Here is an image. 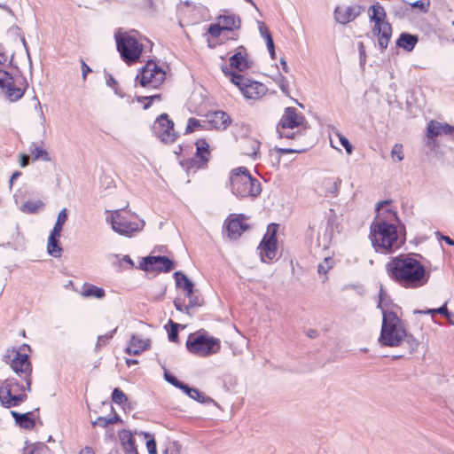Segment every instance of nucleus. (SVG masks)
I'll use <instances>...</instances> for the list:
<instances>
[{
  "label": "nucleus",
  "instance_id": "f257e3e1",
  "mask_svg": "<svg viewBox=\"0 0 454 454\" xmlns=\"http://www.w3.org/2000/svg\"><path fill=\"white\" fill-rule=\"evenodd\" d=\"M391 200H383L377 204V215L371 224L370 237L377 252L392 253L404 243V238L398 235L397 225L401 222L395 211L386 208Z\"/></svg>",
  "mask_w": 454,
  "mask_h": 454
},
{
  "label": "nucleus",
  "instance_id": "f03ea898",
  "mask_svg": "<svg viewBox=\"0 0 454 454\" xmlns=\"http://www.w3.org/2000/svg\"><path fill=\"white\" fill-rule=\"evenodd\" d=\"M386 271L392 281L407 289L422 287L430 278L425 266L408 254L391 257L386 264Z\"/></svg>",
  "mask_w": 454,
  "mask_h": 454
},
{
  "label": "nucleus",
  "instance_id": "7ed1b4c3",
  "mask_svg": "<svg viewBox=\"0 0 454 454\" xmlns=\"http://www.w3.org/2000/svg\"><path fill=\"white\" fill-rule=\"evenodd\" d=\"M384 294L382 289L380 294V301L378 308L382 311V325L379 343L383 347H399L403 341H406L411 351L415 350L419 345L412 335L408 334L402 320L393 311L386 310L382 307Z\"/></svg>",
  "mask_w": 454,
  "mask_h": 454
},
{
  "label": "nucleus",
  "instance_id": "20e7f679",
  "mask_svg": "<svg viewBox=\"0 0 454 454\" xmlns=\"http://www.w3.org/2000/svg\"><path fill=\"white\" fill-rule=\"evenodd\" d=\"M230 182L234 195L240 198L257 197L261 192V184L253 177L247 168L239 167L231 172Z\"/></svg>",
  "mask_w": 454,
  "mask_h": 454
},
{
  "label": "nucleus",
  "instance_id": "39448f33",
  "mask_svg": "<svg viewBox=\"0 0 454 454\" xmlns=\"http://www.w3.org/2000/svg\"><path fill=\"white\" fill-rule=\"evenodd\" d=\"M308 126L304 116L299 114L294 107L285 108L276 130L279 137L294 139L304 135Z\"/></svg>",
  "mask_w": 454,
  "mask_h": 454
},
{
  "label": "nucleus",
  "instance_id": "423d86ee",
  "mask_svg": "<svg viewBox=\"0 0 454 454\" xmlns=\"http://www.w3.org/2000/svg\"><path fill=\"white\" fill-rule=\"evenodd\" d=\"M137 35L135 30L126 32L121 28L114 33L117 51L121 59L129 65L136 62L143 51V45L138 42Z\"/></svg>",
  "mask_w": 454,
  "mask_h": 454
},
{
  "label": "nucleus",
  "instance_id": "0eeeda50",
  "mask_svg": "<svg viewBox=\"0 0 454 454\" xmlns=\"http://www.w3.org/2000/svg\"><path fill=\"white\" fill-rule=\"evenodd\" d=\"M222 71L239 88L246 99L258 100L268 91L267 87L263 83L231 71L227 67H223Z\"/></svg>",
  "mask_w": 454,
  "mask_h": 454
},
{
  "label": "nucleus",
  "instance_id": "6e6552de",
  "mask_svg": "<svg viewBox=\"0 0 454 454\" xmlns=\"http://www.w3.org/2000/svg\"><path fill=\"white\" fill-rule=\"evenodd\" d=\"M221 344L217 338L208 336L206 333L189 335L186 348L192 354L199 356H208L220 350Z\"/></svg>",
  "mask_w": 454,
  "mask_h": 454
},
{
  "label": "nucleus",
  "instance_id": "1a4fd4ad",
  "mask_svg": "<svg viewBox=\"0 0 454 454\" xmlns=\"http://www.w3.org/2000/svg\"><path fill=\"white\" fill-rule=\"evenodd\" d=\"M369 13L371 20L375 23L372 32L378 36L380 49L385 50L387 47L392 35V27L390 24L384 21L386 18L385 10L378 4L370 7Z\"/></svg>",
  "mask_w": 454,
  "mask_h": 454
},
{
  "label": "nucleus",
  "instance_id": "9d476101",
  "mask_svg": "<svg viewBox=\"0 0 454 454\" xmlns=\"http://www.w3.org/2000/svg\"><path fill=\"white\" fill-rule=\"evenodd\" d=\"M25 349H30L28 345L23 344L19 349L12 348L8 349L4 356V360L20 377L32 374V364Z\"/></svg>",
  "mask_w": 454,
  "mask_h": 454
},
{
  "label": "nucleus",
  "instance_id": "9b49d317",
  "mask_svg": "<svg viewBox=\"0 0 454 454\" xmlns=\"http://www.w3.org/2000/svg\"><path fill=\"white\" fill-rule=\"evenodd\" d=\"M165 78V72L153 61H148L137 74L136 81L144 88L157 89Z\"/></svg>",
  "mask_w": 454,
  "mask_h": 454
},
{
  "label": "nucleus",
  "instance_id": "f8f14e48",
  "mask_svg": "<svg viewBox=\"0 0 454 454\" xmlns=\"http://www.w3.org/2000/svg\"><path fill=\"white\" fill-rule=\"evenodd\" d=\"M277 231L278 224L271 223L268 226V231L262 240L259 244L257 250L259 251L261 260L263 262L271 261L277 254Z\"/></svg>",
  "mask_w": 454,
  "mask_h": 454
},
{
  "label": "nucleus",
  "instance_id": "ddd939ff",
  "mask_svg": "<svg viewBox=\"0 0 454 454\" xmlns=\"http://www.w3.org/2000/svg\"><path fill=\"white\" fill-rule=\"evenodd\" d=\"M153 128L156 136L166 144L175 142L177 137L174 130V122L168 119L167 114H161L155 121Z\"/></svg>",
  "mask_w": 454,
  "mask_h": 454
},
{
  "label": "nucleus",
  "instance_id": "4468645a",
  "mask_svg": "<svg viewBox=\"0 0 454 454\" xmlns=\"http://www.w3.org/2000/svg\"><path fill=\"white\" fill-rule=\"evenodd\" d=\"M107 221L111 223L112 229L120 235L130 237L134 232L140 230L139 224L129 221L121 215V210L113 212L111 218Z\"/></svg>",
  "mask_w": 454,
  "mask_h": 454
},
{
  "label": "nucleus",
  "instance_id": "2eb2a0df",
  "mask_svg": "<svg viewBox=\"0 0 454 454\" xmlns=\"http://www.w3.org/2000/svg\"><path fill=\"white\" fill-rule=\"evenodd\" d=\"M174 264L168 257L163 255L146 256L143 258L139 265V269L143 270H158L162 272H169Z\"/></svg>",
  "mask_w": 454,
  "mask_h": 454
},
{
  "label": "nucleus",
  "instance_id": "dca6fc26",
  "mask_svg": "<svg viewBox=\"0 0 454 454\" xmlns=\"http://www.w3.org/2000/svg\"><path fill=\"white\" fill-rule=\"evenodd\" d=\"M244 219L243 215L230 216L226 219L225 228L230 239H238L244 231L249 229V225L244 223Z\"/></svg>",
  "mask_w": 454,
  "mask_h": 454
},
{
  "label": "nucleus",
  "instance_id": "f3484780",
  "mask_svg": "<svg viewBox=\"0 0 454 454\" xmlns=\"http://www.w3.org/2000/svg\"><path fill=\"white\" fill-rule=\"evenodd\" d=\"M27 398L26 394H15L11 386L2 385L0 387V402L5 408L16 407Z\"/></svg>",
  "mask_w": 454,
  "mask_h": 454
},
{
  "label": "nucleus",
  "instance_id": "a211bd4d",
  "mask_svg": "<svg viewBox=\"0 0 454 454\" xmlns=\"http://www.w3.org/2000/svg\"><path fill=\"white\" fill-rule=\"evenodd\" d=\"M362 12L360 5H352L348 7L337 6L334 10V19L336 22L345 25L354 20Z\"/></svg>",
  "mask_w": 454,
  "mask_h": 454
},
{
  "label": "nucleus",
  "instance_id": "6ab92c4d",
  "mask_svg": "<svg viewBox=\"0 0 454 454\" xmlns=\"http://www.w3.org/2000/svg\"><path fill=\"white\" fill-rule=\"evenodd\" d=\"M207 122L211 128L218 130H224L231 124V120L227 113L223 111H215L207 114Z\"/></svg>",
  "mask_w": 454,
  "mask_h": 454
},
{
  "label": "nucleus",
  "instance_id": "aec40b11",
  "mask_svg": "<svg viewBox=\"0 0 454 454\" xmlns=\"http://www.w3.org/2000/svg\"><path fill=\"white\" fill-rule=\"evenodd\" d=\"M247 55V49L242 45L239 46L237 49V52L230 58V67H227L230 68L231 71H232L231 68H235L239 72L248 69L251 65L248 63Z\"/></svg>",
  "mask_w": 454,
  "mask_h": 454
},
{
  "label": "nucleus",
  "instance_id": "412c9836",
  "mask_svg": "<svg viewBox=\"0 0 454 454\" xmlns=\"http://www.w3.org/2000/svg\"><path fill=\"white\" fill-rule=\"evenodd\" d=\"M150 346V340L141 339L137 335H132L129 344L125 349V353L129 356H137Z\"/></svg>",
  "mask_w": 454,
  "mask_h": 454
},
{
  "label": "nucleus",
  "instance_id": "4be33fe9",
  "mask_svg": "<svg viewBox=\"0 0 454 454\" xmlns=\"http://www.w3.org/2000/svg\"><path fill=\"white\" fill-rule=\"evenodd\" d=\"M119 438L125 454H138L135 439L129 430H121L119 433Z\"/></svg>",
  "mask_w": 454,
  "mask_h": 454
},
{
  "label": "nucleus",
  "instance_id": "5701e85b",
  "mask_svg": "<svg viewBox=\"0 0 454 454\" xmlns=\"http://www.w3.org/2000/svg\"><path fill=\"white\" fill-rule=\"evenodd\" d=\"M196 154L195 160L199 163V167L205 165L209 159L210 151L209 145L206 139H198L196 142Z\"/></svg>",
  "mask_w": 454,
  "mask_h": 454
},
{
  "label": "nucleus",
  "instance_id": "b1692460",
  "mask_svg": "<svg viewBox=\"0 0 454 454\" xmlns=\"http://www.w3.org/2000/svg\"><path fill=\"white\" fill-rule=\"evenodd\" d=\"M12 416L14 418L15 422L22 428L32 429L35 427V420L33 419V412L19 413L18 411H12Z\"/></svg>",
  "mask_w": 454,
  "mask_h": 454
},
{
  "label": "nucleus",
  "instance_id": "393cba45",
  "mask_svg": "<svg viewBox=\"0 0 454 454\" xmlns=\"http://www.w3.org/2000/svg\"><path fill=\"white\" fill-rule=\"evenodd\" d=\"M219 23L223 30L232 31L240 27V19L236 15H223L219 18Z\"/></svg>",
  "mask_w": 454,
  "mask_h": 454
},
{
  "label": "nucleus",
  "instance_id": "a878e982",
  "mask_svg": "<svg viewBox=\"0 0 454 454\" xmlns=\"http://www.w3.org/2000/svg\"><path fill=\"white\" fill-rule=\"evenodd\" d=\"M418 36L409 33H402L396 42V44L407 51H411L418 43Z\"/></svg>",
  "mask_w": 454,
  "mask_h": 454
},
{
  "label": "nucleus",
  "instance_id": "bb28decb",
  "mask_svg": "<svg viewBox=\"0 0 454 454\" xmlns=\"http://www.w3.org/2000/svg\"><path fill=\"white\" fill-rule=\"evenodd\" d=\"M59 235L50 233L47 243V252L50 255L59 258L61 256L62 247L59 242Z\"/></svg>",
  "mask_w": 454,
  "mask_h": 454
},
{
  "label": "nucleus",
  "instance_id": "cd10ccee",
  "mask_svg": "<svg viewBox=\"0 0 454 454\" xmlns=\"http://www.w3.org/2000/svg\"><path fill=\"white\" fill-rule=\"evenodd\" d=\"M261 143L251 137H247L244 140L243 143V153L252 157L255 160L258 156V151L260 149Z\"/></svg>",
  "mask_w": 454,
  "mask_h": 454
},
{
  "label": "nucleus",
  "instance_id": "c85d7f7f",
  "mask_svg": "<svg viewBox=\"0 0 454 454\" xmlns=\"http://www.w3.org/2000/svg\"><path fill=\"white\" fill-rule=\"evenodd\" d=\"M174 277L176 279V286L178 287H182L185 291L189 292H191L192 287H194L193 283L187 278L186 275H184L181 271H176L174 273Z\"/></svg>",
  "mask_w": 454,
  "mask_h": 454
},
{
  "label": "nucleus",
  "instance_id": "c756f323",
  "mask_svg": "<svg viewBox=\"0 0 454 454\" xmlns=\"http://www.w3.org/2000/svg\"><path fill=\"white\" fill-rule=\"evenodd\" d=\"M67 220V208H63L57 217V221L54 224V227L51 233L54 235H61L63 225L65 224L66 221Z\"/></svg>",
  "mask_w": 454,
  "mask_h": 454
},
{
  "label": "nucleus",
  "instance_id": "7c9ffc66",
  "mask_svg": "<svg viewBox=\"0 0 454 454\" xmlns=\"http://www.w3.org/2000/svg\"><path fill=\"white\" fill-rule=\"evenodd\" d=\"M442 122L434 120L430 121L427 127V138H435L436 137L442 135Z\"/></svg>",
  "mask_w": 454,
  "mask_h": 454
},
{
  "label": "nucleus",
  "instance_id": "2f4dec72",
  "mask_svg": "<svg viewBox=\"0 0 454 454\" xmlns=\"http://www.w3.org/2000/svg\"><path fill=\"white\" fill-rule=\"evenodd\" d=\"M82 295L85 297H94L97 299H102L105 296V291L101 287H98L94 285H89L83 290Z\"/></svg>",
  "mask_w": 454,
  "mask_h": 454
},
{
  "label": "nucleus",
  "instance_id": "473e14b6",
  "mask_svg": "<svg viewBox=\"0 0 454 454\" xmlns=\"http://www.w3.org/2000/svg\"><path fill=\"white\" fill-rule=\"evenodd\" d=\"M5 89L7 90L6 95L11 101H17L24 95V91L20 88L15 87L14 83H11Z\"/></svg>",
  "mask_w": 454,
  "mask_h": 454
},
{
  "label": "nucleus",
  "instance_id": "72a5a7b5",
  "mask_svg": "<svg viewBox=\"0 0 454 454\" xmlns=\"http://www.w3.org/2000/svg\"><path fill=\"white\" fill-rule=\"evenodd\" d=\"M417 313L431 314V315L441 314V315H443L445 317H454V314L448 310L446 303L438 309H429L427 310H418Z\"/></svg>",
  "mask_w": 454,
  "mask_h": 454
},
{
  "label": "nucleus",
  "instance_id": "f704fd0d",
  "mask_svg": "<svg viewBox=\"0 0 454 454\" xmlns=\"http://www.w3.org/2000/svg\"><path fill=\"white\" fill-rule=\"evenodd\" d=\"M30 153L33 155L34 160H43L44 161H50L51 158L48 153L43 147L31 146Z\"/></svg>",
  "mask_w": 454,
  "mask_h": 454
},
{
  "label": "nucleus",
  "instance_id": "c9c22d12",
  "mask_svg": "<svg viewBox=\"0 0 454 454\" xmlns=\"http://www.w3.org/2000/svg\"><path fill=\"white\" fill-rule=\"evenodd\" d=\"M206 121H201L200 120L195 118H190L187 121V126L185 129V134H189L193 132L196 129H205L206 128Z\"/></svg>",
  "mask_w": 454,
  "mask_h": 454
},
{
  "label": "nucleus",
  "instance_id": "e433bc0d",
  "mask_svg": "<svg viewBox=\"0 0 454 454\" xmlns=\"http://www.w3.org/2000/svg\"><path fill=\"white\" fill-rule=\"evenodd\" d=\"M192 399H194L198 401L200 403L204 404H209L213 403L217 406V403L214 399H212L210 396L206 395L204 393L200 392L199 389H197V393H193Z\"/></svg>",
  "mask_w": 454,
  "mask_h": 454
},
{
  "label": "nucleus",
  "instance_id": "4c0bfd02",
  "mask_svg": "<svg viewBox=\"0 0 454 454\" xmlns=\"http://www.w3.org/2000/svg\"><path fill=\"white\" fill-rule=\"evenodd\" d=\"M11 83H14L13 77L7 71L0 69V88L5 89Z\"/></svg>",
  "mask_w": 454,
  "mask_h": 454
},
{
  "label": "nucleus",
  "instance_id": "58836bf2",
  "mask_svg": "<svg viewBox=\"0 0 454 454\" xmlns=\"http://www.w3.org/2000/svg\"><path fill=\"white\" fill-rule=\"evenodd\" d=\"M202 304H203V299L200 296L195 294L192 298H191L189 300V303L186 304V307H184L185 313L190 315L192 309L196 308V307H200V306H202Z\"/></svg>",
  "mask_w": 454,
  "mask_h": 454
},
{
  "label": "nucleus",
  "instance_id": "ea45409f",
  "mask_svg": "<svg viewBox=\"0 0 454 454\" xmlns=\"http://www.w3.org/2000/svg\"><path fill=\"white\" fill-rule=\"evenodd\" d=\"M117 328L114 329L113 331H110L106 333L105 335H99L98 337V341L96 343L95 348L96 350H98L101 347L106 344V341L111 340L114 333H116Z\"/></svg>",
  "mask_w": 454,
  "mask_h": 454
},
{
  "label": "nucleus",
  "instance_id": "a19ab883",
  "mask_svg": "<svg viewBox=\"0 0 454 454\" xmlns=\"http://www.w3.org/2000/svg\"><path fill=\"white\" fill-rule=\"evenodd\" d=\"M112 400L114 403H115L117 404H123L124 403H126L128 401V398L122 390L116 387L114 389V391L112 393Z\"/></svg>",
  "mask_w": 454,
  "mask_h": 454
},
{
  "label": "nucleus",
  "instance_id": "79ce46f5",
  "mask_svg": "<svg viewBox=\"0 0 454 454\" xmlns=\"http://www.w3.org/2000/svg\"><path fill=\"white\" fill-rule=\"evenodd\" d=\"M168 325H170V329L168 331V340L172 342H176L178 340V328L180 325L173 322L171 319H169Z\"/></svg>",
  "mask_w": 454,
  "mask_h": 454
},
{
  "label": "nucleus",
  "instance_id": "37998d69",
  "mask_svg": "<svg viewBox=\"0 0 454 454\" xmlns=\"http://www.w3.org/2000/svg\"><path fill=\"white\" fill-rule=\"evenodd\" d=\"M333 267V259L330 257H326L324 259L322 262H320L317 266V272L320 275H325L328 270Z\"/></svg>",
  "mask_w": 454,
  "mask_h": 454
},
{
  "label": "nucleus",
  "instance_id": "c03bdc74",
  "mask_svg": "<svg viewBox=\"0 0 454 454\" xmlns=\"http://www.w3.org/2000/svg\"><path fill=\"white\" fill-rule=\"evenodd\" d=\"M41 206V201H27L23 204L21 210L25 213H35Z\"/></svg>",
  "mask_w": 454,
  "mask_h": 454
},
{
  "label": "nucleus",
  "instance_id": "a18cd8bd",
  "mask_svg": "<svg viewBox=\"0 0 454 454\" xmlns=\"http://www.w3.org/2000/svg\"><path fill=\"white\" fill-rule=\"evenodd\" d=\"M410 5L412 8H418L422 12L426 13L428 12V9L430 6V0H418V1H415L414 3H411Z\"/></svg>",
  "mask_w": 454,
  "mask_h": 454
},
{
  "label": "nucleus",
  "instance_id": "49530a36",
  "mask_svg": "<svg viewBox=\"0 0 454 454\" xmlns=\"http://www.w3.org/2000/svg\"><path fill=\"white\" fill-rule=\"evenodd\" d=\"M391 156L393 159L397 158V161L403 160V145L401 144H395L391 150Z\"/></svg>",
  "mask_w": 454,
  "mask_h": 454
},
{
  "label": "nucleus",
  "instance_id": "de8ad7c7",
  "mask_svg": "<svg viewBox=\"0 0 454 454\" xmlns=\"http://www.w3.org/2000/svg\"><path fill=\"white\" fill-rule=\"evenodd\" d=\"M3 385H9V386H11V388H12V392H14V393H16L19 390L25 391L24 385L19 383L14 379H10V380H5V382Z\"/></svg>",
  "mask_w": 454,
  "mask_h": 454
},
{
  "label": "nucleus",
  "instance_id": "09e8293b",
  "mask_svg": "<svg viewBox=\"0 0 454 454\" xmlns=\"http://www.w3.org/2000/svg\"><path fill=\"white\" fill-rule=\"evenodd\" d=\"M224 31L220 23L211 24L208 27V33L215 38L220 37L222 32Z\"/></svg>",
  "mask_w": 454,
  "mask_h": 454
},
{
  "label": "nucleus",
  "instance_id": "8fccbe9b",
  "mask_svg": "<svg viewBox=\"0 0 454 454\" xmlns=\"http://www.w3.org/2000/svg\"><path fill=\"white\" fill-rule=\"evenodd\" d=\"M338 136L340 138V145L345 148L347 153L351 154L353 152V146L349 143L348 139L342 135L339 134Z\"/></svg>",
  "mask_w": 454,
  "mask_h": 454
},
{
  "label": "nucleus",
  "instance_id": "3c124183",
  "mask_svg": "<svg viewBox=\"0 0 454 454\" xmlns=\"http://www.w3.org/2000/svg\"><path fill=\"white\" fill-rule=\"evenodd\" d=\"M92 426H98L100 427H106L110 425L109 418L98 417L96 420L91 422Z\"/></svg>",
  "mask_w": 454,
  "mask_h": 454
},
{
  "label": "nucleus",
  "instance_id": "603ef678",
  "mask_svg": "<svg viewBox=\"0 0 454 454\" xmlns=\"http://www.w3.org/2000/svg\"><path fill=\"white\" fill-rule=\"evenodd\" d=\"M266 45H267V48H268L270 57L272 59H275L276 58L275 46H274V42H273V38L271 35L267 36Z\"/></svg>",
  "mask_w": 454,
  "mask_h": 454
},
{
  "label": "nucleus",
  "instance_id": "864d4df0",
  "mask_svg": "<svg viewBox=\"0 0 454 454\" xmlns=\"http://www.w3.org/2000/svg\"><path fill=\"white\" fill-rule=\"evenodd\" d=\"M164 378L168 383L172 384L173 386H175L177 388H178L180 383L182 382L176 377L173 376L172 374L168 373V372H165Z\"/></svg>",
  "mask_w": 454,
  "mask_h": 454
},
{
  "label": "nucleus",
  "instance_id": "5fc2aeb1",
  "mask_svg": "<svg viewBox=\"0 0 454 454\" xmlns=\"http://www.w3.org/2000/svg\"><path fill=\"white\" fill-rule=\"evenodd\" d=\"M178 388L183 390L189 397H192L193 393H197V388L191 387L184 382L180 383Z\"/></svg>",
  "mask_w": 454,
  "mask_h": 454
},
{
  "label": "nucleus",
  "instance_id": "6e6d98bb",
  "mask_svg": "<svg viewBox=\"0 0 454 454\" xmlns=\"http://www.w3.org/2000/svg\"><path fill=\"white\" fill-rule=\"evenodd\" d=\"M160 95L157 94V95H153L150 97H138L137 100L139 102L142 100H148V102L144 106L145 109H147L152 105V103L154 99H160Z\"/></svg>",
  "mask_w": 454,
  "mask_h": 454
},
{
  "label": "nucleus",
  "instance_id": "4d7b16f0",
  "mask_svg": "<svg viewBox=\"0 0 454 454\" xmlns=\"http://www.w3.org/2000/svg\"><path fill=\"white\" fill-rule=\"evenodd\" d=\"M442 134L451 136L454 138V126L448 123H442Z\"/></svg>",
  "mask_w": 454,
  "mask_h": 454
},
{
  "label": "nucleus",
  "instance_id": "13d9d810",
  "mask_svg": "<svg viewBox=\"0 0 454 454\" xmlns=\"http://www.w3.org/2000/svg\"><path fill=\"white\" fill-rule=\"evenodd\" d=\"M146 448L148 450L149 454H156L157 447H156V442L154 441V439L147 440Z\"/></svg>",
  "mask_w": 454,
  "mask_h": 454
},
{
  "label": "nucleus",
  "instance_id": "bf43d9fd",
  "mask_svg": "<svg viewBox=\"0 0 454 454\" xmlns=\"http://www.w3.org/2000/svg\"><path fill=\"white\" fill-rule=\"evenodd\" d=\"M278 151L282 154H289V153H301L305 152L306 149L305 148H302V149L278 148Z\"/></svg>",
  "mask_w": 454,
  "mask_h": 454
},
{
  "label": "nucleus",
  "instance_id": "052dcab7",
  "mask_svg": "<svg viewBox=\"0 0 454 454\" xmlns=\"http://www.w3.org/2000/svg\"><path fill=\"white\" fill-rule=\"evenodd\" d=\"M106 82L107 86L112 87L114 90L116 94L118 93L117 92V88H116L117 82H116V80L114 78V76L112 74H108L106 76Z\"/></svg>",
  "mask_w": 454,
  "mask_h": 454
},
{
  "label": "nucleus",
  "instance_id": "680f3d73",
  "mask_svg": "<svg viewBox=\"0 0 454 454\" xmlns=\"http://www.w3.org/2000/svg\"><path fill=\"white\" fill-rule=\"evenodd\" d=\"M174 306L178 311L185 312L184 307H186V304H184V301H181L180 299H176L174 301Z\"/></svg>",
  "mask_w": 454,
  "mask_h": 454
},
{
  "label": "nucleus",
  "instance_id": "e2e57ef3",
  "mask_svg": "<svg viewBox=\"0 0 454 454\" xmlns=\"http://www.w3.org/2000/svg\"><path fill=\"white\" fill-rule=\"evenodd\" d=\"M82 76L83 80H86L88 73L91 72L90 67L83 61L82 60Z\"/></svg>",
  "mask_w": 454,
  "mask_h": 454
},
{
  "label": "nucleus",
  "instance_id": "0e129e2a",
  "mask_svg": "<svg viewBox=\"0 0 454 454\" xmlns=\"http://www.w3.org/2000/svg\"><path fill=\"white\" fill-rule=\"evenodd\" d=\"M259 31H260L261 35L264 38L265 41H266V38L268 35H271L270 31L268 30V28L265 27V25L263 23H261L259 25Z\"/></svg>",
  "mask_w": 454,
  "mask_h": 454
},
{
  "label": "nucleus",
  "instance_id": "69168bd1",
  "mask_svg": "<svg viewBox=\"0 0 454 454\" xmlns=\"http://www.w3.org/2000/svg\"><path fill=\"white\" fill-rule=\"evenodd\" d=\"M21 379H23L26 382V385L24 386L25 387V390H27L28 392L31 391V385H32V374H30L29 376L27 375V376H24L22 377Z\"/></svg>",
  "mask_w": 454,
  "mask_h": 454
},
{
  "label": "nucleus",
  "instance_id": "338daca9",
  "mask_svg": "<svg viewBox=\"0 0 454 454\" xmlns=\"http://www.w3.org/2000/svg\"><path fill=\"white\" fill-rule=\"evenodd\" d=\"M436 235L439 237V239L444 240L450 246H454V239H450L449 236L442 235L440 232H436Z\"/></svg>",
  "mask_w": 454,
  "mask_h": 454
},
{
  "label": "nucleus",
  "instance_id": "774afa93",
  "mask_svg": "<svg viewBox=\"0 0 454 454\" xmlns=\"http://www.w3.org/2000/svg\"><path fill=\"white\" fill-rule=\"evenodd\" d=\"M29 162V156L27 154H22L20 156V165L22 168H25L28 165Z\"/></svg>",
  "mask_w": 454,
  "mask_h": 454
}]
</instances>
